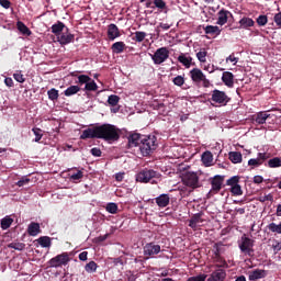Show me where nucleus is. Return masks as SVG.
<instances>
[{
	"label": "nucleus",
	"mask_w": 281,
	"mask_h": 281,
	"mask_svg": "<svg viewBox=\"0 0 281 281\" xmlns=\"http://www.w3.org/2000/svg\"><path fill=\"white\" fill-rule=\"evenodd\" d=\"M182 183L187 186V188H192V190H196V188H201V182L199 181V176L195 172H187L182 176Z\"/></svg>",
	"instance_id": "obj_7"
},
{
	"label": "nucleus",
	"mask_w": 281,
	"mask_h": 281,
	"mask_svg": "<svg viewBox=\"0 0 281 281\" xmlns=\"http://www.w3.org/2000/svg\"><path fill=\"white\" fill-rule=\"evenodd\" d=\"M126 48V44L124 42H116L111 46L113 54H122Z\"/></svg>",
	"instance_id": "obj_33"
},
{
	"label": "nucleus",
	"mask_w": 281,
	"mask_h": 281,
	"mask_svg": "<svg viewBox=\"0 0 281 281\" xmlns=\"http://www.w3.org/2000/svg\"><path fill=\"white\" fill-rule=\"evenodd\" d=\"M168 58H170V50L168 47L157 48L156 52L151 55L154 65H162V63H166Z\"/></svg>",
	"instance_id": "obj_6"
},
{
	"label": "nucleus",
	"mask_w": 281,
	"mask_h": 281,
	"mask_svg": "<svg viewBox=\"0 0 281 281\" xmlns=\"http://www.w3.org/2000/svg\"><path fill=\"white\" fill-rule=\"evenodd\" d=\"M153 3H154V8H157L158 10H160V12L168 10V5L164 0H154Z\"/></svg>",
	"instance_id": "obj_41"
},
{
	"label": "nucleus",
	"mask_w": 281,
	"mask_h": 281,
	"mask_svg": "<svg viewBox=\"0 0 281 281\" xmlns=\"http://www.w3.org/2000/svg\"><path fill=\"white\" fill-rule=\"evenodd\" d=\"M256 25V22L251 18L244 16L239 20V30H247L249 27H254Z\"/></svg>",
	"instance_id": "obj_24"
},
{
	"label": "nucleus",
	"mask_w": 281,
	"mask_h": 281,
	"mask_svg": "<svg viewBox=\"0 0 281 281\" xmlns=\"http://www.w3.org/2000/svg\"><path fill=\"white\" fill-rule=\"evenodd\" d=\"M192 57L191 56H187L186 54H180L178 56V61L181 63V65H183V67H186V69H190V67H192V65H195L194 63H192Z\"/></svg>",
	"instance_id": "obj_23"
},
{
	"label": "nucleus",
	"mask_w": 281,
	"mask_h": 281,
	"mask_svg": "<svg viewBox=\"0 0 281 281\" xmlns=\"http://www.w3.org/2000/svg\"><path fill=\"white\" fill-rule=\"evenodd\" d=\"M4 85H5L7 87H14V80H12V78H10V77H7V78L4 79Z\"/></svg>",
	"instance_id": "obj_64"
},
{
	"label": "nucleus",
	"mask_w": 281,
	"mask_h": 281,
	"mask_svg": "<svg viewBox=\"0 0 281 281\" xmlns=\"http://www.w3.org/2000/svg\"><path fill=\"white\" fill-rule=\"evenodd\" d=\"M77 80L78 81H76V85H79V87H82V85H85L86 87L88 82H91V77H89V75H79L77 76Z\"/></svg>",
	"instance_id": "obj_35"
},
{
	"label": "nucleus",
	"mask_w": 281,
	"mask_h": 281,
	"mask_svg": "<svg viewBox=\"0 0 281 281\" xmlns=\"http://www.w3.org/2000/svg\"><path fill=\"white\" fill-rule=\"evenodd\" d=\"M16 27L19 32H21V34H23L24 36H32V31L22 21L16 22Z\"/></svg>",
	"instance_id": "obj_28"
},
{
	"label": "nucleus",
	"mask_w": 281,
	"mask_h": 281,
	"mask_svg": "<svg viewBox=\"0 0 281 281\" xmlns=\"http://www.w3.org/2000/svg\"><path fill=\"white\" fill-rule=\"evenodd\" d=\"M239 249L243 251V254L251 256V254H254V240L249 237H241Z\"/></svg>",
	"instance_id": "obj_12"
},
{
	"label": "nucleus",
	"mask_w": 281,
	"mask_h": 281,
	"mask_svg": "<svg viewBox=\"0 0 281 281\" xmlns=\"http://www.w3.org/2000/svg\"><path fill=\"white\" fill-rule=\"evenodd\" d=\"M268 229L269 232H272V234H281V223L276 224L272 222L268 225Z\"/></svg>",
	"instance_id": "obj_42"
},
{
	"label": "nucleus",
	"mask_w": 281,
	"mask_h": 281,
	"mask_svg": "<svg viewBox=\"0 0 281 281\" xmlns=\"http://www.w3.org/2000/svg\"><path fill=\"white\" fill-rule=\"evenodd\" d=\"M196 58L199 63H207V50L201 48L200 52L196 53Z\"/></svg>",
	"instance_id": "obj_39"
},
{
	"label": "nucleus",
	"mask_w": 281,
	"mask_h": 281,
	"mask_svg": "<svg viewBox=\"0 0 281 281\" xmlns=\"http://www.w3.org/2000/svg\"><path fill=\"white\" fill-rule=\"evenodd\" d=\"M269 19L267 18V15H259L257 18V25H259L260 27H265V25H267Z\"/></svg>",
	"instance_id": "obj_52"
},
{
	"label": "nucleus",
	"mask_w": 281,
	"mask_h": 281,
	"mask_svg": "<svg viewBox=\"0 0 281 281\" xmlns=\"http://www.w3.org/2000/svg\"><path fill=\"white\" fill-rule=\"evenodd\" d=\"M105 210L110 214H117V205L113 202L108 203Z\"/></svg>",
	"instance_id": "obj_49"
},
{
	"label": "nucleus",
	"mask_w": 281,
	"mask_h": 281,
	"mask_svg": "<svg viewBox=\"0 0 281 281\" xmlns=\"http://www.w3.org/2000/svg\"><path fill=\"white\" fill-rule=\"evenodd\" d=\"M172 82L173 85H176V87H183V85H186V79L183 78V76L179 75L173 78Z\"/></svg>",
	"instance_id": "obj_51"
},
{
	"label": "nucleus",
	"mask_w": 281,
	"mask_h": 281,
	"mask_svg": "<svg viewBox=\"0 0 281 281\" xmlns=\"http://www.w3.org/2000/svg\"><path fill=\"white\" fill-rule=\"evenodd\" d=\"M271 157L268 153H258L257 158H251L248 160V166H251V168H258L267 161Z\"/></svg>",
	"instance_id": "obj_11"
},
{
	"label": "nucleus",
	"mask_w": 281,
	"mask_h": 281,
	"mask_svg": "<svg viewBox=\"0 0 281 281\" xmlns=\"http://www.w3.org/2000/svg\"><path fill=\"white\" fill-rule=\"evenodd\" d=\"M228 158L232 164H241L243 162V154L240 151H231L228 154Z\"/></svg>",
	"instance_id": "obj_29"
},
{
	"label": "nucleus",
	"mask_w": 281,
	"mask_h": 281,
	"mask_svg": "<svg viewBox=\"0 0 281 281\" xmlns=\"http://www.w3.org/2000/svg\"><path fill=\"white\" fill-rule=\"evenodd\" d=\"M70 260L71 258H69V252H63L52 258L48 261V265L49 267L57 269V267H63V266L66 267V265H69Z\"/></svg>",
	"instance_id": "obj_8"
},
{
	"label": "nucleus",
	"mask_w": 281,
	"mask_h": 281,
	"mask_svg": "<svg viewBox=\"0 0 281 281\" xmlns=\"http://www.w3.org/2000/svg\"><path fill=\"white\" fill-rule=\"evenodd\" d=\"M274 23H276L279 27H281V12H279V13H277V14L274 15Z\"/></svg>",
	"instance_id": "obj_63"
},
{
	"label": "nucleus",
	"mask_w": 281,
	"mask_h": 281,
	"mask_svg": "<svg viewBox=\"0 0 281 281\" xmlns=\"http://www.w3.org/2000/svg\"><path fill=\"white\" fill-rule=\"evenodd\" d=\"M0 5L1 8H4V10H10L12 2H10V0H0Z\"/></svg>",
	"instance_id": "obj_58"
},
{
	"label": "nucleus",
	"mask_w": 281,
	"mask_h": 281,
	"mask_svg": "<svg viewBox=\"0 0 281 281\" xmlns=\"http://www.w3.org/2000/svg\"><path fill=\"white\" fill-rule=\"evenodd\" d=\"M211 101L215 104H220V106H227V104H229L232 101V98H229L225 91L215 89L212 91Z\"/></svg>",
	"instance_id": "obj_5"
},
{
	"label": "nucleus",
	"mask_w": 281,
	"mask_h": 281,
	"mask_svg": "<svg viewBox=\"0 0 281 281\" xmlns=\"http://www.w3.org/2000/svg\"><path fill=\"white\" fill-rule=\"evenodd\" d=\"M120 29L115 24H110L108 26V38L109 41H115V38H120Z\"/></svg>",
	"instance_id": "obj_18"
},
{
	"label": "nucleus",
	"mask_w": 281,
	"mask_h": 281,
	"mask_svg": "<svg viewBox=\"0 0 281 281\" xmlns=\"http://www.w3.org/2000/svg\"><path fill=\"white\" fill-rule=\"evenodd\" d=\"M90 153L93 157H102V150L98 147H93Z\"/></svg>",
	"instance_id": "obj_57"
},
{
	"label": "nucleus",
	"mask_w": 281,
	"mask_h": 281,
	"mask_svg": "<svg viewBox=\"0 0 281 281\" xmlns=\"http://www.w3.org/2000/svg\"><path fill=\"white\" fill-rule=\"evenodd\" d=\"M27 183H30V178H22L16 182V186H19V188H23V186H27Z\"/></svg>",
	"instance_id": "obj_59"
},
{
	"label": "nucleus",
	"mask_w": 281,
	"mask_h": 281,
	"mask_svg": "<svg viewBox=\"0 0 281 281\" xmlns=\"http://www.w3.org/2000/svg\"><path fill=\"white\" fill-rule=\"evenodd\" d=\"M32 132L35 135L34 142L38 143L41 142V139H43V130H41L40 127H33Z\"/></svg>",
	"instance_id": "obj_46"
},
{
	"label": "nucleus",
	"mask_w": 281,
	"mask_h": 281,
	"mask_svg": "<svg viewBox=\"0 0 281 281\" xmlns=\"http://www.w3.org/2000/svg\"><path fill=\"white\" fill-rule=\"evenodd\" d=\"M157 171L153 169H144L136 175V181L138 183H150L151 179H156Z\"/></svg>",
	"instance_id": "obj_10"
},
{
	"label": "nucleus",
	"mask_w": 281,
	"mask_h": 281,
	"mask_svg": "<svg viewBox=\"0 0 281 281\" xmlns=\"http://www.w3.org/2000/svg\"><path fill=\"white\" fill-rule=\"evenodd\" d=\"M259 201H260V203H265L267 201H273V195L272 194H267V195L260 196Z\"/></svg>",
	"instance_id": "obj_60"
},
{
	"label": "nucleus",
	"mask_w": 281,
	"mask_h": 281,
	"mask_svg": "<svg viewBox=\"0 0 281 281\" xmlns=\"http://www.w3.org/2000/svg\"><path fill=\"white\" fill-rule=\"evenodd\" d=\"M202 216L203 213L194 214L189 221V227H191V229H199V227H201V223H203Z\"/></svg>",
	"instance_id": "obj_16"
},
{
	"label": "nucleus",
	"mask_w": 281,
	"mask_h": 281,
	"mask_svg": "<svg viewBox=\"0 0 281 281\" xmlns=\"http://www.w3.org/2000/svg\"><path fill=\"white\" fill-rule=\"evenodd\" d=\"M82 177H85V173L80 170H78L76 173H72L70 176L71 181H80V179H82Z\"/></svg>",
	"instance_id": "obj_56"
},
{
	"label": "nucleus",
	"mask_w": 281,
	"mask_h": 281,
	"mask_svg": "<svg viewBox=\"0 0 281 281\" xmlns=\"http://www.w3.org/2000/svg\"><path fill=\"white\" fill-rule=\"evenodd\" d=\"M65 23L57 21L55 24L52 25L50 30L52 33L55 34V36H60V34H63V30H65Z\"/></svg>",
	"instance_id": "obj_26"
},
{
	"label": "nucleus",
	"mask_w": 281,
	"mask_h": 281,
	"mask_svg": "<svg viewBox=\"0 0 281 281\" xmlns=\"http://www.w3.org/2000/svg\"><path fill=\"white\" fill-rule=\"evenodd\" d=\"M238 181H240V177L234 176L226 181V184L233 188L234 186H238Z\"/></svg>",
	"instance_id": "obj_53"
},
{
	"label": "nucleus",
	"mask_w": 281,
	"mask_h": 281,
	"mask_svg": "<svg viewBox=\"0 0 281 281\" xmlns=\"http://www.w3.org/2000/svg\"><path fill=\"white\" fill-rule=\"evenodd\" d=\"M144 135L139 133H133L127 137L128 142V148H139V144H142V140L144 139Z\"/></svg>",
	"instance_id": "obj_14"
},
{
	"label": "nucleus",
	"mask_w": 281,
	"mask_h": 281,
	"mask_svg": "<svg viewBox=\"0 0 281 281\" xmlns=\"http://www.w3.org/2000/svg\"><path fill=\"white\" fill-rule=\"evenodd\" d=\"M225 278H227V272L223 269H217L210 274L206 281H225Z\"/></svg>",
	"instance_id": "obj_15"
},
{
	"label": "nucleus",
	"mask_w": 281,
	"mask_h": 281,
	"mask_svg": "<svg viewBox=\"0 0 281 281\" xmlns=\"http://www.w3.org/2000/svg\"><path fill=\"white\" fill-rule=\"evenodd\" d=\"M207 280V274L201 273L196 277H190L187 281H205Z\"/></svg>",
	"instance_id": "obj_54"
},
{
	"label": "nucleus",
	"mask_w": 281,
	"mask_h": 281,
	"mask_svg": "<svg viewBox=\"0 0 281 281\" xmlns=\"http://www.w3.org/2000/svg\"><path fill=\"white\" fill-rule=\"evenodd\" d=\"M98 89V83L92 79L85 85L83 91H95Z\"/></svg>",
	"instance_id": "obj_47"
},
{
	"label": "nucleus",
	"mask_w": 281,
	"mask_h": 281,
	"mask_svg": "<svg viewBox=\"0 0 281 281\" xmlns=\"http://www.w3.org/2000/svg\"><path fill=\"white\" fill-rule=\"evenodd\" d=\"M108 104H110V106H117V104H120V97L117 94H111L108 98Z\"/></svg>",
	"instance_id": "obj_43"
},
{
	"label": "nucleus",
	"mask_w": 281,
	"mask_h": 281,
	"mask_svg": "<svg viewBox=\"0 0 281 281\" xmlns=\"http://www.w3.org/2000/svg\"><path fill=\"white\" fill-rule=\"evenodd\" d=\"M13 78L14 80H16V82H20L21 85L25 82V77L23 76V74H21V71L13 74Z\"/></svg>",
	"instance_id": "obj_55"
},
{
	"label": "nucleus",
	"mask_w": 281,
	"mask_h": 281,
	"mask_svg": "<svg viewBox=\"0 0 281 281\" xmlns=\"http://www.w3.org/2000/svg\"><path fill=\"white\" fill-rule=\"evenodd\" d=\"M217 15H218V18H217L216 24L217 25H225V23H227V19L229 16H232V12H229L225 9H222V10L218 11Z\"/></svg>",
	"instance_id": "obj_22"
},
{
	"label": "nucleus",
	"mask_w": 281,
	"mask_h": 281,
	"mask_svg": "<svg viewBox=\"0 0 281 281\" xmlns=\"http://www.w3.org/2000/svg\"><path fill=\"white\" fill-rule=\"evenodd\" d=\"M89 252L88 251H82L81 254H79V260H81V262H86V260L88 259Z\"/></svg>",
	"instance_id": "obj_62"
},
{
	"label": "nucleus",
	"mask_w": 281,
	"mask_h": 281,
	"mask_svg": "<svg viewBox=\"0 0 281 281\" xmlns=\"http://www.w3.org/2000/svg\"><path fill=\"white\" fill-rule=\"evenodd\" d=\"M9 249H15L16 251H23L25 249L24 243H11L8 245Z\"/></svg>",
	"instance_id": "obj_45"
},
{
	"label": "nucleus",
	"mask_w": 281,
	"mask_h": 281,
	"mask_svg": "<svg viewBox=\"0 0 281 281\" xmlns=\"http://www.w3.org/2000/svg\"><path fill=\"white\" fill-rule=\"evenodd\" d=\"M231 192L233 196H243V188L240 184H235L234 187H231Z\"/></svg>",
	"instance_id": "obj_44"
},
{
	"label": "nucleus",
	"mask_w": 281,
	"mask_h": 281,
	"mask_svg": "<svg viewBox=\"0 0 281 281\" xmlns=\"http://www.w3.org/2000/svg\"><path fill=\"white\" fill-rule=\"evenodd\" d=\"M47 95H48V99H50L53 102H55V100H58L59 98L58 90L55 88L48 90Z\"/></svg>",
	"instance_id": "obj_48"
},
{
	"label": "nucleus",
	"mask_w": 281,
	"mask_h": 281,
	"mask_svg": "<svg viewBox=\"0 0 281 281\" xmlns=\"http://www.w3.org/2000/svg\"><path fill=\"white\" fill-rule=\"evenodd\" d=\"M189 75H190L192 82H195L196 85H199V82H202V85L205 89H207L210 87V79H207L205 74H203V70H201L200 68L191 69Z\"/></svg>",
	"instance_id": "obj_4"
},
{
	"label": "nucleus",
	"mask_w": 281,
	"mask_h": 281,
	"mask_svg": "<svg viewBox=\"0 0 281 281\" xmlns=\"http://www.w3.org/2000/svg\"><path fill=\"white\" fill-rule=\"evenodd\" d=\"M205 34H211V36H221V29L214 25H206L204 27Z\"/></svg>",
	"instance_id": "obj_30"
},
{
	"label": "nucleus",
	"mask_w": 281,
	"mask_h": 281,
	"mask_svg": "<svg viewBox=\"0 0 281 281\" xmlns=\"http://www.w3.org/2000/svg\"><path fill=\"white\" fill-rule=\"evenodd\" d=\"M80 91V86H70L64 91V95L66 98H71V95H76Z\"/></svg>",
	"instance_id": "obj_34"
},
{
	"label": "nucleus",
	"mask_w": 281,
	"mask_h": 281,
	"mask_svg": "<svg viewBox=\"0 0 281 281\" xmlns=\"http://www.w3.org/2000/svg\"><path fill=\"white\" fill-rule=\"evenodd\" d=\"M13 223H14V218L7 215L1 220L0 227L1 229H10Z\"/></svg>",
	"instance_id": "obj_31"
},
{
	"label": "nucleus",
	"mask_w": 281,
	"mask_h": 281,
	"mask_svg": "<svg viewBox=\"0 0 281 281\" xmlns=\"http://www.w3.org/2000/svg\"><path fill=\"white\" fill-rule=\"evenodd\" d=\"M38 245H41V247L47 248V247H52V238L47 237V236H42L37 239Z\"/></svg>",
	"instance_id": "obj_37"
},
{
	"label": "nucleus",
	"mask_w": 281,
	"mask_h": 281,
	"mask_svg": "<svg viewBox=\"0 0 281 281\" xmlns=\"http://www.w3.org/2000/svg\"><path fill=\"white\" fill-rule=\"evenodd\" d=\"M214 161V156L212 155V151H204L202 154V162L204 166H212V162Z\"/></svg>",
	"instance_id": "obj_32"
},
{
	"label": "nucleus",
	"mask_w": 281,
	"mask_h": 281,
	"mask_svg": "<svg viewBox=\"0 0 281 281\" xmlns=\"http://www.w3.org/2000/svg\"><path fill=\"white\" fill-rule=\"evenodd\" d=\"M161 251V246L155 244V243H148L143 247V254L145 256V260H148L150 258H155L157 254Z\"/></svg>",
	"instance_id": "obj_9"
},
{
	"label": "nucleus",
	"mask_w": 281,
	"mask_h": 281,
	"mask_svg": "<svg viewBox=\"0 0 281 281\" xmlns=\"http://www.w3.org/2000/svg\"><path fill=\"white\" fill-rule=\"evenodd\" d=\"M87 273H95L98 271V263L95 261H90L85 266Z\"/></svg>",
	"instance_id": "obj_40"
},
{
	"label": "nucleus",
	"mask_w": 281,
	"mask_h": 281,
	"mask_svg": "<svg viewBox=\"0 0 281 281\" xmlns=\"http://www.w3.org/2000/svg\"><path fill=\"white\" fill-rule=\"evenodd\" d=\"M222 82H224L225 87H228V89L234 88V74L224 71L222 75Z\"/></svg>",
	"instance_id": "obj_21"
},
{
	"label": "nucleus",
	"mask_w": 281,
	"mask_h": 281,
	"mask_svg": "<svg viewBox=\"0 0 281 281\" xmlns=\"http://www.w3.org/2000/svg\"><path fill=\"white\" fill-rule=\"evenodd\" d=\"M80 139H103V142L113 144V142H117L120 139V128L109 123L88 127L82 131Z\"/></svg>",
	"instance_id": "obj_1"
},
{
	"label": "nucleus",
	"mask_w": 281,
	"mask_h": 281,
	"mask_svg": "<svg viewBox=\"0 0 281 281\" xmlns=\"http://www.w3.org/2000/svg\"><path fill=\"white\" fill-rule=\"evenodd\" d=\"M268 168H281V158L274 157L268 160L267 165Z\"/></svg>",
	"instance_id": "obj_36"
},
{
	"label": "nucleus",
	"mask_w": 281,
	"mask_h": 281,
	"mask_svg": "<svg viewBox=\"0 0 281 281\" xmlns=\"http://www.w3.org/2000/svg\"><path fill=\"white\" fill-rule=\"evenodd\" d=\"M211 190L206 194L207 199H212L215 194H218L223 190V183H225V176L216 175L209 179Z\"/></svg>",
	"instance_id": "obj_3"
},
{
	"label": "nucleus",
	"mask_w": 281,
	"mask_h": 281,
	"mask_svg": "<svg viewBox=\"0 0 281 281\" xmlns=\"http://www.w3.org/2000/svg\"><path fill=\"white\" fill-rule=\"evenodd\" d=\"M155 201L158 207H168V205H170V195L162 193L155 198Z\"/></svg>",
	"instance_id": "obj_20"
},
{
	"label": "nucleus",
	"mask_w": 281,
	"mask_h": 281,
	"mask_svg": "<svg viewBox=\"0 0 281 281\" xmlns=\"http://www.w3.org/2000/svg\"><path fill=\"white\" fill-rule=\"evenodd\" d=\"M29 236H38L41 234V224L32 222L27 227Z\"/></svg>",
	"instance_id": "obj_25"
},
{
	"label": "nucleus",
	"mask_w": 281,
	"mask_h": 281,
	"mask_svg": "<svg viewBox=\"0 0 281 281\" xmlns=\"http://www.w3.org/2000/svg\"><path fill=\"white\" fill-rule=\"evenodd\" d=\"M157 149V136L147 135L143 136L139 143L138 150L143 157H148L154 150Z\"/></svg>",
	"instance_id": "obj_2"
},
{
	"label": "nucleus",
	"mask_w": 281,
	"mask_h": 281,
	"mask_svg": "<svg viewBox=\"0 0 281 281\" xmlns=\"http://www.w3.org/2000/svg\"><path fill=\"white\" fill-rule=\"evenodd\" d=\"M74 34L71 33H68V34H61L59 37H58V43L60 45H69V43H74Z\"/></svg>",
	"instance_id": "obj_27"
},
{
	"label": "nucleus",
	"mask_w": 281,
	"mask_h": 281,
	"mask_svg": "<svg viewBox=\"0 0 281 281\" xmlns=\"http://www.w3.org/2000/svg\"><path fill=\"white\" fill-rule=\"evenodd\" d=\"M269 117H271V114L267 113L266 111H261L254 115L252 120L256 122V124H267V120H269Z\"/></svg>",
	"instance_id": "obj_19"
},
{
	"label": "nucleus",
	"mask_w": 281,
	"mask_h": 281,
	"mask_svg": "<svg viewBox=\"0 0 281 281\" xmlns=\"http://www.w3.org/2000/svg\"><path fill=\"white\" fill-rule=\"evenodd\" d=\"M262 278H267V270L255 269L250 271L248 276L250 281L262 280Z\"/></svg>",
	"instance_id": "obj_17"
},
{
	"label": "nucleus",
	"mask_w": 281,
	"mask_h": 281,
	"mask_svg": "<svg viewBox=\"0 0 281 281\" xmlns=\"http://www.w3.org/2000/svg\"><path fill=\"white\" fill-rule=\"evenodd\" d=\"M146 38V32L143 31H136L134 33V36L132 37V41H135V43H143V41Z\"/></svg>",
	"instance_id": "obj_38"
},
{
	"label": "nucleus",
	"mask_w": 281,
	"mask_h": 281,
	"mask_svg": "<svg viewBox=\"0 0 281 281\" xmlns=\"http://www.w3.org/2000/svg\"><path fill=\"white\" fill-rule=\"evenodd\" d=\"M194 192V189L189 188L188 186H184L180 189V194L181 196H190Z\"/></svg>",
	"instance_id": "obj_50"
},
{
	"label": "nucleus",
	"mask_w": 281,
	"mask_h": 281,
	"mask_svg": "<svg viewBox=\"0 0 281 281\" xmlns=\"http://www.w3.org/2000/svg\"><path fill=\"white\" fill-rule=\"evenodd\" d=\"M226 63H233L234 65H236L238 63V57H236L234 54H231L227 58H226Z\"/></svg>",
	"instance_id": "obj_61"
},
{
	"label": "nucleus",
	"mask_w": 281,
	"mask_h": 281,
	"mask_svg": "<svg viewBox=\"0 0 281 281\" xmlns=\"http://www.w3.org/2000/svg\"><path fill=\"white\" fill-rule=\"evenodd\" d=\"M213 260L220 263L216 267H227V261L221 256V247L218 244L213 245Z\"/></svg>",
	"instance_id": "obj_13"
}]
</instances>
